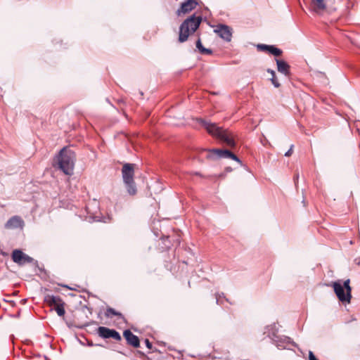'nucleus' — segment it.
<instances>
[{
  "mask_svg": "<svg viewBox=\"0 0 360 360\" xmlns=\"http://www.w3.org/2000/svg\"><path fill=\"white\" fill-rule=\"evenodd\" d=\"M277 70L281 74H283L285 76H288L290 75V65L287 62L283 60L276 59Z\"/></svg>",
  "mask_w": 360,
  "mask_h": 360,
  "instance_id": "4468645a",
  "label": "nucleus"
},
{
  "mask_svg": "<svg viewBox=\"0 0 360 360\" xmlns=\"http://www.w3.org/2000/svg\"><path fill=\"white\" fill-rule=\"evenodd\" d=\"M123 335L129 345H131L135 348L139 347V338H138V336L134 335L130 330H125L123 333Z\"/></svg>",
  "mask_w": 360,
  "mask_h": 360,
  "instance_id": "f8f14e48",
  "label": "nucleus"
},
{
  "mask_svg": "<svg viewBox=\"0 0 360 360\" xmlns=\"http://www.w3.org/2000/svg\"><path fill=\"white\" fill-rule=\"evenodd\" d=\"M145 344L148 349H152V347H153L152 343L149 341L148 339L145 340Z\"/></svg>",
  "mask_w": 360,
  "mask_h": 360,
  "instance_id": "c756f323",
  "label": "nucleus"
},
{
  "mask_svg": "<svg viewBox=\"0 0 360 360\" xmlns=\"http://www.w3.org/2000/svg\"><path fill=\"white\" fill-rule=\"evenodd\" d=\"M97 333L99 337L103 339L113 338L118 341L122 339L121 335L117 330L105 326H99L97 329Z\"/></svg>",
  "mask_w": 360,
  "mask_h": 360,
  "instance_id": "423d86ee",
  "label": "nucleus"
},
{
  "mask_svg": "<svg viewBox=\"0 0 360 360\" xmlns=\"http://www.w3.org/2000/svg\"><path fill=\"white\" fill-rule=\"evenodd\" d=\"M198 122L210 134L219 139L227 146L230 148H234L236 146L235 136L231 131L217 126L215 123H211L202 119H198Z\"/></svg>",
  "mask_w": 360,
  "mask_h": 360,
  "instance_id": "f257e3e1",
  "label": "nucleus"
},
{
  "mask_svg": "<svg viewBox=\"0 0 360 360\" xmlns=\"http://www.w3.org/2000/svg\"><path fill=\"white\" fill-rule=\"evenodd\" d=\"M195 46L201 54H203V55L212 54V50L210 49L205 48L202 44V42H201V40L200 38H198V39L196 41Z\"/></svg>",
  "mask_w": 360,
  "mask_h": 360,
  "instance_id": "f3484780",
  "label": "nucleus"
},
{
  "mask_svg": "<svg viewBox=\"0 0 360 360\" xmlns=\"http://www.w3.org/2000/svg\"><path fill=\"white\" fill-rule=\"evenodd\" d=\"M215 298H216V303L219 305H223V302H221V298L222 299H224L226 302H229L231 304H232L231 302H229V299H227L225 296H224V292H221V293H216L215 294Z\"/></svg>",
  "mask_w": 360,
  "mask_h": 360,
  "instance_id": "412c9836",
  "label": "nucleus"
},
{
  "mask_svg": "<svg viewBox=\"0 0 360 360\" xmlns=\"http://www.w3.org/2000/svg\"><path fill=\"white\" fill-rule=\"evenodd\" d=\"M311 6L316 13L323 11L326 8L325 0H311Z\"/></svg>",
  "mask_w": 360,
  "mask_h": 360,
  "instance_id": "2eb2a0df",
  "label": "nucleus"
},
{
  "mask_svg": "<svg viewBox=\"0 0 360 360\" xmlns=\"http://www.w3.org/2000/svg\"><path fill=\"white\" fill-rule=\"evenodd\" d=\"M33 258L24 253L22 263H31L33 262Z\"/></svg>",
  "mask_w": 360,
  "mask_h": 360,
  "instance_id": "bb28decb",
  "label": "nucleus"
},
{
  "mask_svg": "<svg viewBox=\"0 0 360 360\" xmlns=\"http://www.w3.org/2000/svg\"><path fill=\"white\" fill-rule=\"evenodd\" d=\"M214 32L224 41L229 42L232 38V29L224 24H219L216 26Z\"/></svg>",
  "mask_w": 360,
  "mask_h": 360,
  "instance_id": "6e6552de",
  "label": "nucleus"
},
{
  "mask_svg": "<svg viewBox=\"0 0 360 360\" xmlns=\"http://www.w3.org/2000/svg\"><path fill=\"white\" fill-rule=\"evenodd\" d=\"M271 342L278 349H286L288 345H294L289 337L285 335H278V334L275 335Z\"/></svg>",
  "mask_w": 360,
  "mask_h": 360,
  "instance_id": "9d476101",
  "label": "nucleus"
},
{
  "mask_svg": "<svg viewBox=\"0 0 360 360\" xmlns=\"http://www.w3.org/2000/svg\"><path fill=\"white\" fill-rule=\"evenodd\" d=\"M267 72L271 74L272 77L271 78V81L272 84L276 87L278 88L280 86V83L278 82L277 78L276 77V72L274 70L271 69H268Z\"/></svg>",
  "mask_w": 360,
  "mask_h": 360,
  "instance_id": "aec40b11",
  "label": "nucleus"
},
{
  "mask_svg": "<svg viewBox=\"0 0 360 360\" xmlns=\"http://www.w3.org/2000/svg\"><path fill=\"white\" fill-rule=\"evenodd\" d=\"M55 309L59 316H63L65 313L64 309V302L61 303L60 304H58V306L56 307Z\"/></svg>",
  "mask_w": 360,
  "mask_h": 360,
  "instance_id": "5701e85b",
  "label": "nucleus"
},
{
  "mask_svg": "<svg viewBox=\"0 0 360 360\" xmlns=\"http://www.w3.org/2000/svg\"><path fill=\"white\" fill-rule=\"evenodd\" d=\"M134 164L125 163L122 169L123 182L127 193L130 195H134L137 192L136 184L134 180Z\"/></svg>",
  "mask_w": 360,
  "mask_h": 360,
  "instance_id": "20e7f679",
  "label": "nucleus"
},
{
  "mask_svg": "<svg viewBox=\"0 0 360 360\" xmlns=\"http://www.w3.org/2000/svg\"><path fill=\"white\" fill-rule=\"evenodd\" d=\"M309 360H319V359L315 356L313 352L309 351Z\"/></svg>",
  "mask_w": 360,
  "mask_h": 360,
  "instance_id": "c85d7f7f",
  "label": "nucleus"
},
{
  "mask_svg": "<svg viewBox=\"0 0 360 360\" xmlns=\"http://www.w3.org/2000/svg\"><path fill=\"white\" fill-rule=\"evenodd\" d=\"M45 301L49 303L50 305H55L56 307L58 304H60L63 303L62 299L59 296H56L53 295H47L45 297Z\"/></svg>",
  "mask_w": 360,
  "mask_h": 360,
  "instance_id": "dca6fc26",
  "label": "nucleus"
},
{
  "mask_svg": "<svg viewBox=\"0 0 360 360\" xmlns=\"http://www.w3.org/2000/svg\"><path fill=\"white\" fill-rule=\"evenodd\" d=\"M202 20L201 15L197 16L195 14L187 18L179 26V41L185 42L188 37L193 34L200 27Z\"/></svg>",
  "mask_w": 360,
  "mask_h": 360,
  "instance_id": "7ed1b4c3",
  "label": "nucleus"
},
{
  "mask_svg": "<svg viewBox=\"0 0 360 360\" xmlns=\"http://www.w3.org/2000/svg\"><path fill=\"white\" fill-rule=\"evenodd\" d=\"M226 172H231L232 171V169L231 167H226Z\"/></svg>",
  "mask_w": 360,
  "mask_h": 360,
  "instance_id": "2f4dec72",
  "label": "nucleus"
},
{
  "mask_svg": "<svg viewBox=\"0 0 360 360\" xmlns=\"http://www.w3.org/2000/svg\"><path fill=\"white\" fill-rule=\"evenodd\" d=\"M76 155L73 150L63 148L56 157V162L53 165L66 175H72L74 170Z\"/></svg>",
  "mask_w": 360,
  "mask_h": 360,
  "instance_id": "f03ea898",
  "label": "nucleus"
},
{
  "mask_svg": "<svg viewBox=\"0 0 360 360\" xmlns=\"http://www.w3.org/2000/svg\"><path fill=\"white\" fill-rule=\"evenodd\" d=\"M23 257L24 253L20 250H15L12 252V259L15 263L21 264Z\"/></svg>",
  "mask_w": 360,
  "mask_h": 360,
  "instance_id": "a211bd4d",
  "label": "nucleus"
},
{
  "mask_svg": "<svg viewBox=\"0 0 360 360\" xmlns=\"http://www.w3.org/2000/svg\"><path fill=\"white\" fill-rule=\"evenodd\" d=\"M78 341H79V344L82 345V346H88V347L94 346V344L93 343V342L86 338H84V340L79 339Z\"/></svg>",
  "mask_w": 360,
  "mask_h": 360,
  "instance_id": "393cba45",
  "label": "nucleus"
},
{
  "mask_svg": "<svg viewBox=\"0 0 360 360\" xmlns=\"http://www.w3.org/2000/svg\"><path fill=\"white\" fill-rule=\"evenodd\" d=\"M210 153L214 154L217 158H229L238 162L240 165H243L240 160L232 152L228 149L221 148H212L209 150Z\"/></svg>",
  "mask_w": 360,
  "mask_h": 360,
  "instance_id": "0eeeda50",
  "label": "nucleus"
},
{
  "mask_svg": "<svg viewBox=\"0 0 360 360\" xmlns=\"http://www.w3.org/2000/svg\"><path fill=\"white\" fill-rule=\"evenodd\" d=\"M224 301H225V300H224V299H223V298L221 299V302H222L224 303Z\"/></svg>",
  "mask_w": 360,
  "mask_h": 360,
  "instance_id": "473e14b6",
  "label": "nucleus"
},
{
  "mask_svg": "<svg viewBox=\"0 0 360 360\" xmlns=\"http://www.w3.org/2000/svg\"><path fill=\"white\" fill-rule=\"evenodd\" d=\"M198 5V3L196 0H186L181 4L179 8L176 11L177 15H181V14H186L191 11L194 10L196 6Z\"/></svg>",
  "mask_w": 360,
  "mask_h": 360,
  "instance_id": "1a4fd4ad",
  "label": "nucleus"
},
{
  "mask_svg": "<svg viewBox=\"0 0 360 360\" xmlns=\"http://www.w3.org/2000/svg\"><path fill=\"white\" fill-rule=\"evenodd\" d=\"M94 346L105 347V346L103 345H102V344H94Z\"/></svg>",
  "mask_w": 360,
  "mask_h": 360,
  "instance_id": "7c9ffc66",
  "label": "nucleus"
},
{
  "mask_svg": "<svg viewBox=\"0 0 360 360\" xmlns=\"http://www.w3.org/2000/svg\"><path fill=\"white\" fill-rule=\"evenodd\" d=\"M271 46V45L259 44L257 45V49L258 51H266V52L269 53V50H270Z\"/></svg>",
  "mask_w": 360,
  "mask_h": 360,
  "instance_id": "b1692460",
  "label": "nucleus"
},
{
  "mask_svg": "<svg viewBox=\"0 0 360 360\" xmlns=\"http://www.w3.org/2000/svg\"><path fill=\"white\" fill-rule=\"evenodd\" d=\"M293 147H294L293 145L290 146L289 150L285 153V157H290L292 155Z\"/></svg>",
  "mask_w": 360,
  "mask_h": 360,
  "instance_id": "cd10ccee",
  "label": "nucleus"
},
{
  "mask_svg": "<svg viewBox=\"0 0 360 360\" xmlns=\"http://www.w3.org/2000/svg\"><path fill=\"white\" fill-rule=\"evenodd\" d=\"M350 280L347 279L343 283L337 281L333 283L332 286L338 300L342 302H349L352 298V288L349 285Z\"/></svg>",
  "mask_w": 360,
  "mask_h": 360,
  "instance_id": "39448f33",
  "label": "nucleus"
},
{
  "mask_svg": "<svg viewBox=\"0 0 360 360\" xmlns=\"http://www.w3.org/2000/svg\"><path fill=\"white\" fill-rule=\"evenodd\" d=\"M105 315L106 317H112V316H118L122 319H124V316L119 311H115L113 308L108 307L105 312Z\"/></svg>",
  "mask_w": 360,
  "mask_h": 360,
  "instance_id": "6ab92c4d",
  "label": "nucleus"
},
{
  "mask_svg": "<svg viewBox=\"0 0 360 360\" xmlns=\"http://www.w3.org/2000/svg\"><path fill=\"white\" fill-rule=\"evenodd\" d=\"M278 329L275 323L267 325L264 328V335H266V337L269 338L271 340L275 337V335L278 333Z\"/></svg>",
  "mask_w": 360,
  "mask_h": 360,
  "instance_id": "ddd939ff",
  "label": "nucleus"
},
{
  "mask_svg": "<svg viewBox=\"0 0 360 360\" xmlns=\"http://www.w3.org/2000/svg\"><path fill=\"white\" fill-rule=\"evenodd\" d=\"M282 53H283V51L281 49L276 47L274 45L271 46V48L269 50V53H271V55H273L274 56H280L282 54Z\"/></svg>",
  "mask_w": 360,
  "mask_h": 360,
  "instance_id": "4be33fe9",
  "label": "nucleus"
},
{
  "mask_svg": "<svg viewBox=\"0 0 360 360\" xmlns=\"http://www.w3.org/2000/svg\"><path fill=\"white\" fill-rule=\"evenodd\" d=\"M24 225L25 222L20 217L13 216L6 221L4 227L7 229H22Z\"/></svg>",
  "mask_w": 360,
  "mask_h": 360,
  "instance_id": "9b49d317",
  "label": "nucleus"
},
{
  "mask_svg": "<svg viewBox=\"0 0 360 360\" xmlns=\"http://www.w3.org/2000/svg\"><path fill=\"white\" fill-rule=\"evenodd\" d=\"M169 239V236H164V237L162 238V243L165 245V249H168V248H170L171 242H170V240Z\"/></svg>",
  "mask_w": 360,
  "mask_h": 360,
  "instance_id": "a878e982",
  "label": "nucleus"
}]
</instances>
